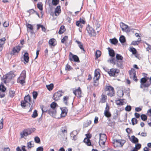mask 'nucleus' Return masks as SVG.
Returning a JSON list of instances; mask_svg holds the SVG:
<instances>
[{"label": "nucleus", "instance_id": "nucleus-48", "mask_svg": "<svg viewBox=\"0 0 151 151\" xmlns=\"http://www.w3.org/2000/svg\"><path fill=\"white\" fill-rule=\"evenodd\" d=\"M34 140L35 142L37 143H40V138L38 137H36L35 138Z\"/></svg>", "mask_w": 151, "mask_h": 151}, {"label": "nucleus", "instance_id": "nucleus-14", "mask_svg": "<svg viewBox=\"0 0 151 151\" xmlns=\"http://www.w3.org/2000/svg\"><path fill=\"white\" fill-rule=\"evenodd\" d=\"M21 49V47L19 46H17L14 47L12 50V52H11V55H14L15 53H18L19 52Z\"/></svg>", "mask_w": 151, "mask_h": 151}, {"label": "nucleus", "instance_id": "nucleus-38", "mask_svg": "<svg viewBox=\"0 0 151 151\" xmlns=\"http://www.w3.org/2000/svg\"><path fill=\"white\" fill-rule=\"evenodd\" d=\"M91 121L90 120L87 121L84 124L83 127H87L91 124Z\"/></svg>", "mask_w": 151, "mask_h": 151}, {"label": "nucleus", "instance_id": "nucleus-49", "mask_svg": "<svg viewBox=\"0 0 151 151\" xmlns=\"http://www.w3.org/2000/svg\"><path fill=\"white\" fill-rule=\"evenodd\" d=\"M104 115L107 118L110 117L111 116V114L109 111H108L106 112H104Z\"/></svg>", "mask_w": 151, "mask_h": 151}, {"label": "nucleus", "instance_id": "nucleus-9", "mask_svg": "<svg viewBox=\"0 0 151 151\" xmlns=\"http://www.w3.org/2000/svg\"><path fill=\"white\" fill-rule=\"evenodd\" d=\"M120 26L122 28V30L123 31L127 29L126 31L127 32H129L131 30L130 29V27H129L128 26L124 24V23L122 22L120 24Z\"/></svg>", "mask_w": 151, "mask_h": 151}, {"label": "nucleus", "instance_id": "nucleus-16", "mask_svg": "<svg viewBox=\"0 0 151 151\" xmlns=\"http://www.w3.org/2000/svg\"><path fill=\"white\" fill-rule=\"evenodd\" d=\"M129 137L130 141L133 143L135 144L139 142L138 139L134 135L132 136L131 138L129 136Z\"/></svg>", "mask_w": 151, "mask_h": 151}, {"label": "nucleus", "instance_id": "nucleus-21", "mask_svg": "<svg viewBox=\"0 0 151 151\" xmlns=\"http://www.w3.org/2000/svg\"><path fill=\"white\" fill-rule=\"evenodd\" d=\"M108 49L109 55L111 57H112L111 58L114 57L115 56V52L114 50L112 49H110L109 47L108 48Z\"/></svg>", "mask_w": 151, "mask_h": 151}, {"label": "nucleus", "instance_id": "nucleus-12", "mask_svg": "<svg viewBox=\"0 0 151 151\" xmlns=\"http://www.w3.org/2000/svg\"><path fill=\"white\" fill-rule=\"evenodd\" d=\"M24 100L27 102V103H28L29 104V106H30L32 101L31 97L29 94L25 96L24 98Z\"/></svg>", "mask_w": 151, "mask_h": 151}, {"label": "nucleus", "instance_id": "nucleus-22", "mask_svg": "<svg viewBox=\"0 0 151 151\" xmlns=\"http://www.w3.org/2000/svg\"><path fill=\"white\" fill-rule=\"evenodd\" d=\"M26 130L27 131L29 135H30L35 131L36 129L35 128H30L26 129Z\"/></svg>", "mask_w": 151, "mask_h": 151}, {"label": "nucleus", "instance_id": "nucleus-45", "mask_svg": "<svg viewBox=\"0 0 151 151\" xmlns=\"http://www.w3.org/2000/svg\"><path fill=\"white\" fill-rule=\"evenodd\" d=\"M6 90L5 86L2 84L0 85V90L3 92H4Z\"/></svg>", "mask_w": 151, "mask_h": 151}, {"label": "nucleus", "instance_id": "nucleus-4", "mask_svg": "<svg viewBox=\"0 0 151 151\" xmlns=\"http://www.w3.org/2000/svg\"><path fill=\"white\" fill-rule=\"evenodd\" d=\"M13 77V76L9 74L8 73L6 75H3V77H1V80L3 81L4 83H9Z\"/></svg>", "mask_w": 151, "mask_h": 151}, {"label": "nucleus", "instance_id": "nucleus-63", "mask_svg": "<svg viewBox=\"0 0 151 151\" xmlns=\"http://www.w3.org/2000/svg\"><path fill=\"white\" fill-rule=\"evenodd\" d=\"M26 25L27 28H29L30 29H33V27L31 24L28 23Z\"/></svg>", "mask_w": 151, "mask_h": 151}, {"label": "nucleus", "instance_id": "nucleus-58", "mask_svg": "<svg viewBox=\"0 0 151 151\" xmlns=\"http://www.w3.org/2000/svg\"><path fill=\"white\" fill-rule=\"evenodd\" d=\"M119 111L118 110H116V112L114 114L113 116V118L116 119L117 118Z\"/></svg>", "mask_w": 151, "mask_h": 151}, {"label": "nucleus", "instance_id": "nucleus-27", "mask_svg": "<svg viewBox=\"0 0 151 151\" xmlns=\"http://www.w3.org/2000/svg\"><path fill=\"white\" fill-rule=\"evenodd\" d=\"M100 74V73L98 71H96L95 70L94 73V76L93 78V80H99V76H98V75Z\"/></svg>", "mask_w": 151, "mask_h": 151}, {"label": "nucleus", "instance_id": "nucleus-3", "mask_svg": "<svg viewBox=\"0 0 151 151\" xmlns=\"http://www.w3.org/2000/svg\"><path fill=\"white\" fill-rule=\"evenodd\" d=\"M105 90L106 91H108L107 94L108 96L112 97L114 96L115 95V92L113 87L111 86H106Z\"/></svg>", "mask_w": 151, "mask_h": 151}, {"label": "nucleus", "instance_id": "nucleus-5", "mask_svg": "<svg viewBox=\"0 0 151 151\" xmlns=\"http://www.w3.org/2000/svg\"><path fill=\"white\" fill-rule=\"evenodd\" d=\"M119 72V70L118 69L111 68L108 71V73L110 76H116Z\"/></svg>", "mask_w": 151, "mask_h": 151}, {"label": "nucleus", "instance_id": "nucleus-17", "mask_svg": "<svg viewBox=\"0 0 151 151\" xmlns=\"http://www.w3.org/2000/svg\"><path fill=\"white\" fill-rule=\"evenodd\" d=\"M20 135L21 138H23L24 137H27L29 135L27 131H26L25 129L24 130H23L22 132H20Z\"/></svg>", "mask_w": 151, "mask_h": 151}, {"label": "nucleus", "instance_id": "nucleus-33", "mask_svg": "<svg viewBox=\"0 0 151 151\" xmlns=\"http://www.w3.org/2000/svg\"><path fill=\"white\" fill-rule=\"evenodd\" d=\"M116 101L117 105L121 106L124 104L123 99H119L117 100H116Z\"/></svg>", "mask_w": 151, "mask_h": 151}, {"label": "nucleus", "instance_id": "nucleus-1", "mask_svg": "<svg viewBox=\"0 0 151 151\" xmlns=\"http://www.w3.org/2000/svg\"><path fill=\"white\" fill-rule=\"evenodd\" d=\"M116 59L114 58H110L108 60V62L113 64L114 65H116L117 67L120 68H123V57L121 55L117 54L116 56Z\"/></svg>", "mask_w": 151, "mask_h": 151}, {"label": "nucleus", "instance_id": "nucleus-59", "mask_svg": "<svg viewBox=\"0 0 151 151\" xmlns=\"http://www.w3.org/2000/svg\"><path fill=\"white\" fill-rule=\"evenodd\" d=\"M3 118H2L0 121V129H2L3 126Z\"/></svg>", "mask_w": 151, "mask_h": 151}, {"label": "nucleus", "instance_id": "nucleus-56", "mask_svg": "<svg viewBox=\"0 0 151 151\" xmlns=\"http://www.w3.org/2000/svg\"><path fill=\"white\" fill-rule=\"evenodd\" d=\"M60 131L64 134L65 132L67 133V130L66 129V128L65 127H62L60 129Z\"/></svg>", "mask_w": 151, "mask_h": 151}, {"label": "nucleus", "instance_id": "nucleus-15", "mask_svg": "<svg viewBox=\"0 0 151 151\" xmlns=\"http://www.w3.org/2000/svg\"><path fill=\"white\" fill-rule=\"evenodd\" d=\"M99 136L100 141H106L107 137L105 134L100 133Z\"/></svg>", "mask_w": 151, "mask_h": 151}, {"label": "nucleus", "instance_id": "nucleus-10", "mask_svg": "<svg viewBox=\"0 0 151 151\" xmlns=\"http://www.w3.org/2000/svg\"><path fill=\"white\" fill-rule=\"evenodd\" d=\"M61 110V113L60 114V117H65L67 114L68 112V109L66 107H63L60 108Z\"/></svg>", "mask_w": 151, "mask_h": 151}, {"label": "nucleus", "instance_id": "nucleus-26", "mask_svg": "<svg viewBox=\"0 0 151 151\" xmlns=\"http://www.w3.org/2000/svg\"><path fill=\"white\" fill-rule=\"evenodd\" d=\"M6 40V39L4 37H3L1 39H0V51L1 52L3 48V44L4 43H1V42L2 41H4Z\"/></svg>", "mask_w": 151, "mask_h": 151}, {"label": "nucleus", "instance_id": "nucleus-34", "mask_svg": "<svg viewBox=\"0 0 151 151\" xmlns=\"http://www.w3.org/2000/svg\"><path fill=\"white\" fill-rule=\"evenodd\" d=\"M55 40V39L53 38L50 39L49 41V44L52 46H55V44H54Z\"/></svg>", "mask_w": 151, "mask_h": 151}, {"label": "nucleus", "instance_id": "nucleus-47", "mask_svg": "<svg viewBox=\"0 0 151 151\" xmlns=\"http://www.w3.org/2000/svg\"><path fill=\"white\" fill-rule=\"evenodd\" d=\"M78 134V132L77 130L73 131L71 132L70 133V136L71 137H72L73 135L76 136V135Z\"/></svg>", "mask_w": 151, "mask_h": 151}, {"label": "nucleus", "instance_id": "nucleus-40", "mask_svg": "<svg viewBox=\"0 0 151 151\" xmlns=\"http://www.w3.org/2000/svg\"><path fill=\"white\" fill-rule=\"evenodd\" d=\"M101 55V52L99 50H97L95 53L96 58H99Z\"/></svg>", "mask_w": 151, "mask_h": 151}, {"label": "nucleus", "instance_id": "nucleus-31", "mask_svg": "<svg viewBox=\"0 0 151 151\" xmlns=\"http://www.w3.org/2000/svg\"><path fill=\"white\" fill-rule=\"evenodd\" d=\"M26 78V72L25 70H23L21 74L20 78L25 79Z\"/></svg>", "mask_w": 151, "mask_h": 151}, {"label": "nucleus", "instance_id": "nucleus-61", "mask_svg": "<svg viewBox=\"0 0 151 151\" xmlns=\"http://www.w3.org/2000/svg\"><path fill=\"white\" fill-rule=\"evenodd\" d=\"M141 147V145L140 144L137 143L135 145V147L134 148H135V149H139Z\"/></svg>", "mask_w": 151, "mask_h": 151}, {"label": "nucleus", "instance_id": "nucleus-60", "mask_svg": "<svg viewBox=\"0 0 151 151\" xmlns=\"http://www.w3.org/2000/svg\"><path fill=\"white\" fill-rule=\"evenodd\" d=\"M109 106L108 104V103H106L105 109L104 111V112H105L106 113V112L108 111H109Z\"/></svg>", "mask_w": 151, "mask_h": 151}, {"label": "nucleus", "instance_id": "nucleus-43", "mask_svg": "<svg viewBox=\"0 0 151 151\" xmlns=\"http://www.w3.org/2000/svg\"><path fill=\"white\" fill-rule=\"evenodd\" d=\"M38 116V114L37 111L36 110H35L32 115V117L33 118H35Z\"/></svg>", "mask_w": 151, "mask_h": 151}, {"label": "nucleus", "instance_id": "nucleus-41", "mask_svg": "<svg viewBox=\"0 0 151 151\" xmlns=\"http://www.w3.org/2000/svg\"><path fill=\"white\" fill-rule=\"evenodd\" d=\"M131 121L132 125H134L137 123L138 121L135 118H133L132 119Z\"/></svg>", "mask_w": 151, "mask_h": 151}, {"label": "nucleus", "instance_id": "nucleus-32", "mask_svg": "<svg viewBox=\"0 0 151 151\" xmlns=\"http://www.w3.org/2000/svg\"><path fill=\"white\" fill-rule=\"evenodd\" d=\"M136 71L133 68H132L131 70L129 71V74L130 78H131L132 76H133L134 74H135Z\"/></svg>", "mask_w": 151, "mask_h": 151}, {"label": "nucleus", "instance_id": "nucleus-24", "mask_svg": "<svg viewBox=\"0 0 151 151\" xmlns=\"http://www.w3.org/2000/svg\"><path fill=\"white\" fill-rule=\"evenodd\" d=\"M65 26L64 25H62L60 28L58 33L60 35L62 34L65 32Z\"/></svg>", "mask_w": 151, "mask_h": 151}, {"label": "nucleus", "instance_id": "nucleus-52", "mask_svg": "<svg viewBox=\"0 0 151 151\" xmlns=\"http://www.w3.org/2000/svg\"><path fill=\"white\" fill-rule=\"evenodd\" d=\"M59 0H52V3L53 5L56 6L59 3Z\"/></svg>", "mask_w": 151, "mask_h": 151}, {"label": "nucleus", "instance_id": "nucleus-37", "mask_svg": "<svg viewBox=\"0 0 151 151\" xmlns=\"http://www.w3.org/2000/svg\"><path fill=\"white\" fill-rule=\"evenodd\" d=\"M57 106V104L55 102H52L50 104V109H55V108Z\"/></svg>", "mask_w": 151, "mask_h": 151}, {"label": "nucleus", "instance_id": "nucleus-50", "mask_svg": "<svg viewBox=\"0 0 151 151\" xmlns=\"http://www.w3.org/2000/svg\"><path fill=\"white\" fill-rule=\"evenodd\" d=\"M115 139H113V141L114 142L113 144H114V147H121L119 145L117 142H116L115 141Z\"/></svg>", "mask_w": 151, "mask_h": 151}, {"label": "nucleus", "instance_id": "nucleus-19", "mask_svg": "<svg viewBox=\"0 0 151 151\" xmlns=\"http://www.w3.org/2000/svg\"><path fill=\"white\" fill-rule=\"evenodd\" d=\"M60 12V6H58L55 9V15L56 16H58Z\"/></svg>", "mask_w": 151, "mask_h": 151}, {"label": "nucleus", "instance_id": "nucleus-55", "mask_svg": "<svg viewBox=\"0 0 151 151\" xmlns=\"http://www.w3.org/2000/svg\"><path fill=\"white\" fill-rule=\"evenodd\" d=\"M9 96L12 98L13 97L15 94V92L13 91H11L9 92Z\"/></svg>", "mask_w": 151, "mask_h": 151}, {"label": "nucleus", "instance_id": "nucleus-44", "mask_svg": "<svg viewBox=\"0 0 151 151\" xmlns=\"http://www.w3.org/2000/svg\"><path fill=\"white\" fill-rule=\"evenodd\" d=\"M26 103H27V102H26V101L24 100H22L21 102L20 105L22 108H24L26 106Z\"/></svg>", "mask_w": 151, "mask_h": 151}, {"label": "nucleus", "instance_id": "nucleus-39", "mask_svg": "<svg viewBox=\"0 0 151 151\" xmlns=\"http://www.w3.org/2000/svg\"><path fill=\"white\" fill-rule=\"evenodd\" d=\"M129 51L132 52V54L133 55L136 54L137 52V51L136 50V49L135 48H134L133 47L130 48V49L129 50Z\"/></svg>", "mask_w": 151, "mask_h": 151}, {"label": "nucleus", "instance_id": "nucleus-36", "mask_svg": "<svg viewBox=\"0 0 151 151\" xmlns=\"http://www.w3.org/2000/svg\"><path fill=\"white\" fill-rule=\"evenodd\" d=\"M46 87L49 91H51L53 88L54 85L53 83H51L49 85H46Z\"/></svg>", "mask_w": 151, "mask_h": 151}, {"label": "nucleus", "instance_id": "nucleus-54", "mask_svg": "<svg viewBox=\"0 0 151 151\" xmlns=\"http://www.w3.org/2000/svg\"><path fill=\"white\" fill-rule=\"evenodd\" d=\"M37 7L40 11H42L43 10L42 6L40 3H38L37 4Z\"/></svg>", "mask_w": 151, "mask_h": 151}, {"label": "nucleus", "instance_id": "nucleus-46", "mask_svg": "<svg viewBox=\"0 0 151 151\" xmlns=\"http://www.w3.org/2000/svg\"><path fill=\"white\" fill-rule=\"evenodd\" d=\"M124 95V93L123 91L120 90L118 92V96L120 97H121Z\"/></svg>", "mask_w": 151, "mask_h": 151}, {"label": "nucleus", "instance_id": "nucleus-2", "mask_svg": "<svg viewBox=\"0 0 151 151\" xmlns=\"http://www.w3.org/2000/svg\"><path fill=\"white\" fill-rule=\"evenodd\" d=\"M140 88H148L151 84V82H147L144 77L141 78L140 80ZM148 91V88H144L142 91L143 92H147Z\"/></svg>", "mask_w": 151, "mask_h": 151}, {"label": "nucleus", "instance_id": "nucleus-62", "mask_svg": "<svg viewBox=\"0 0 151 151\" xmlns=\"http://www.w3.org/2000/svg\"><path fill=\"white\" fill-rule=\"evenodd\" d=\"M72 69L71 67L68 64H67L65 66V69L66 70H69Z\"/></svg>", "mask_w": 151, "mask_h": 151}, {"label": "nucleus", "instance_id": "nucleus-6", "mask_svg": "<svg viewBox=\"0 0 151 151\" xmlns=\"http://www.w3.org/2000/svg\"><path fill=\"white\" fill-rule=\"evenodd\" d=\"M86 30L91 36H95L96 34L94 30L91 27H90L89 25H88L86 27Z\"/></svg>", "mask_w": 151, "mask_h": 151}, {"label": "nucleus", "instance_id": "nucleus-18", "mask_svg": "<svg viewBox=\"0 0 151 151\" xmlns=\"http://www.w3.org/2000/svg\"><path fill=\"white\" fill-rule=\"evenodd\" d=\"M24 60L26 63H28L29 61V57L28 52H26L23 55Z\"/></svg>", "mask_w": 151, "mask_h": 151}, {"label": "nucleus", "instance_id": "nucleus-53", "mask_svg": "<svg viewBox=\"0 0 151 151\" xmlns=\"http://www.w3.org/2000/svg\"><path fill=\"white\" fill-rule=\"evenodd\" d=\"M125 109L126 111H130L131 110L132 107L130 105H127Z\"/></svg>", "mask_w": 151, "mask_h": 151}, {"label": "nucleus", "instance_id": "nucleus-23", "mask_svg": "<svg viewBox=\"0 0 151 151\" xmlns=\"http://www.w3.org/2000/svg\"><path fill=\"white\" fill-rule=\"evenodd\" d=\"M115 141L121 147L123 146L125 142V141L124 140H122V141H121V140L115 139Z\"/></svg>", "mask_w": 151, "mask_h": 151}, {"label": "nucleus", "instance_id": "nucleus-11", "mask_svg": "<svg viewBox=\"0 0 151 151\" xmlns=\"http://www.w3.org/2000/svg\"><path fill=\"white\" fill-rule=\"evenodd\" d=\"M73 93L78 98H80L81 96V91L80 87H79L78 89L74 90Z\"/></svg>", "mask_w": 151, "mask_h": 151}, {"label": "nucleus", "instance_id": "nucleus-57", "mask_svg": "<svg viewBox=\"0 0 151 151\" xmlns=\"http://www.w3.org/2000/svg\"><path fill=\"white\" fill-rule=\"evenodd\" d=\"M27 12L29 13V15H30L31 14H33L35 12V11L33 9H32L27 10Z\"/></svg>", "mask_w": 151, "mask_h": 151}, {"label": "nucleus", "instance_id": "nucleus-8", "mask_svg": "<svg viewBox=\"0 0 151 151\" xmlns=\"http://www.w3.org/2000/svg\"><path fill=\"white\" fill-rule=\"evenodd\" d=\"M69 60L70 61L79 62H80L79 60L78 56L76 55H73L71 52H70L69 55Z\"/></svg>", "mask_w": 151, "mask_h": 151}, {"label": "nucleus", "instance_id": "nucleus-42", "mask_svg": "<svg viewBox=\"0 0 151 151\" xmlns=\"http://www.w3.org/2000/svg\"><path fill=\"white\" fill-rule=\"evenodd\" d=\"M141 119L143 121H146L147 119L146 115L144 114H142L140 116Z\"/></svg>", "mask_w": 151, "mask_h": 151}, {"label": "nucleus", "instance_id": "nucleus-25", "mask_svg": "<svg viewBox=\"0 0 151 151\" xmlns=\"http://www.w3.org/2000/svg\"><path fill=\"white\" fill-rule=\"evenodd\" d=\"M69 97L68 96H66L64 97L63 98V102L66 105H68V101Z\"/></svg>", "mask_w": 151, "mask_h": 151}, {"label": "nucleus", "instance_id": "nucleus-13", "mask_svg": "<svg viewBox=\"0 0 151 151\" xmlns=\"http://www.w3.org/2000/svg\"><path fill=\"white\" fill-rule=\"evenodd\" d=\"M47 113L52 117L55 118V116L56 113V111L55 109H48Z\"/></svg>", "mask_w": 151, "mask_h": 151}, {"label": "nucleus", "instance_id": "nucleus-51", "mask_svg": "<svg viewBox=\"0 0 151 151\" xmlns=\"http://www.w3.org/2000/svg\"><path fill=\"white\" fill-rule=\"evenodd\" d=\"M33 97L34 99H36L38 95L37 92L36 91H33L32 93Z\"/></svg>", "mask_w": 151, "mask_h": 151}, {"label": "nucleus", "instance_id": "nucleus-30", "mask_svg": "<svg viewBox=\"0 0 151 151\" xmlns=\"http://www.w3.org/2000/svg\"><path fill=\"white\" fill-rule=\"evenodd\" d=\"M76 42L77 43L78 46L79 48H80V49L81 50L83 51L84 52H85V50H84V49L83 47L82 44L81 43V42L80 41H78L76 40Z\"/></svg>", "mask_w": 151, "mask_h": 151}, {"label": "nucleus", "instance_id": "nucleus-7", "mask_svg": "<svg viewBox=\"0 0 151 151\" xmlns=\"http://www.w3.org/2000/svg\"><path fill=\"white\" fill-rule=\"evenodd\" d=\"M63 95L62 92L61 91H58L55 93L53 95V99L55 101H58L60 97Z\"/></svg>", "mask_w": 151, "mask_h": 151}, {"label": "nucleus", "instance_id": "nucleus-35", "mask_svg": "<svg viewBox=\"0 0 151 151\" xmlns=\"http://www.w3.org/2000/svg\"><path fill=\"white\" fill-rule=\"evenodd\" d=\"M83 142L86 143V144L88 146H91V143L90 139L84 138L83 140Z\"/></svg>", "mask_w": 151, "mask_h": 151}, {"label": "nucleus", "instance_id": "nucleus-64", "mask_svg": "<svg viewBox=\"0 0 151 151\" xmlns=\"http://www.w3.org/2000/svg\"><path fill=\"white\" fill-rule=\"evenodd\" d=\"M95 26L96 27V29L97 30L98 29H99L100 27V25L99 24V23L98 22H96L95 23Z\"/></svg>", "mask_w": 151, "mask_h": 151}, {"label": "nucleus", "instance_id": "nucleus-28", "mask_svg": "<svg viewBox=\"0 0 151 151\" xmlns=\"http://www.w3.org/2000/svg\"><path fill=\"white\" fill-rule=\"evenodd\" d=\"M110 42L112 44L116 45L118 43V41L115 38L110 39Z\"/></svg>", "mask_w": 151, "mask_h": 151}, {"label": "nucleus", "instance_id": "nucleus-29", "mask_svg": "<svg viewBox=\"0 0 151 151\" xmlns=\"http://www.w3.org/2000/svg\"><path fill=\"white\" fill-rule=\"evenodd\" d=\"M119 40L121 43H124L126 40L125 37L124 35H121L119 37Z\"/></svg>", "mask_w": 151, "mask_h": 151}, {"label": "nucleus", "instance_id": "nucleus-20", "mask_svg": "<svg viewBox=\"0 0 151 151\" xmlns=\"http://www.w3.org/2000/svg\"><path fill=\"white\" fill-rule=\"evenodd\" d=\"M48 107H49V106H46L43 105L40 106V108L41 109L42 111V114L44 112H47V111L48 110Z\"/></svg>", "mask_w": 151, "mask_h": 151}]
</instances>
